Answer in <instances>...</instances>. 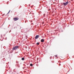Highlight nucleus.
<instances>
[{"instance_id":"nucleus-25","label":"nucleus","mask_w":74,"mask_h":74,"mask_svg":"<svg viewBox=\"0 0 74 74\" xmlns=\"http://www.w3.org/2000/svg\"><path fill=\"white\" fill-rule=\"evenodd\" d=\"M1 41H3V40H1Z\"/></svg>"},{"instance_id":"nucleus-28","label":"nucleus","mask_w":74,"mask_h":74,"mask_svg":"<svg viewBox=\"0 0 74 74\" xmlns=\"http://www.w3.org/2000/svg\"><path fill=\"white\" fill-rule=\"evenodd\" d=\"M15 66H16V65Z\"/></svg>"},{"instance_id":"nucleus-38","label":"nucleus","mask_w":74,"mask_h":74,"mask_svg":"<svg viewBox=\"0 0 74 74\" xmlns=\"http://www.w3.org/2000/svg\"><path fill=\"white\" fill-rule=\"evenodd\" d=\"M36 26H37L36 25Z\"/></svg>"},{"instance_id":"nucleus-8","label":"nucleus","mask_w":74,"mask_h":74,"mask_svg":"<svg viewBox=\"0 0 74 74\" xmlns=\"http://www.w3.org/2000/svg\"><path fill=\"white\" fill-rule=\"evenodd\" d=\"M36 44L37 45H39L40 44V43H39V42H37L36 43Z\"/></svg>"},{"instance_id":"nucleus-19","label":"nucleus","mask_w":74,"mask_h":74,"mask_svg":"<svg viewBox=\"0 0 74 74\" xmlns=\"http://www.w3.org/2000/svg\"><path fill=\"white\" fill-rule=\"evenodd\" d=\"M42 24H44V22H43L42 23Z\"/></svg>"},{"instance_id":"nucleus-21","label":"nucleus","mask_w":74,"mask_h":74,"mask_svg":"<svg viewBox=\"0 0 74 74\" xmlns=\"http://www.w3.org/2000/svg\"><path fill=\"white\" fill-rule=\"evenodd\" d=\"M50 59H51V58H52V57H50Z\"/></svg>"},{"instance_id":"nucleus-1","label":"nucleus","mask_w":74,"mask_h":74,"mask_svg":"<svg viewBox=\"0 0 74 74\" xmlns=\"http://www.w3.org/2000/svg\"><path fill=\"white\" fill-rule=\"evenodd\" d=\"M18 48H19V46H15L14 47H13L12 49V50L13 51H15V50H17L18 49Z\"/></svg>"},{"instance_id":"nucleus-4","label":"nucleus","mask_w":74,"mask_h":74,"mask_svg":"<svg viewBox=\"0 0 74 74\" xmlns=\"http://www.w3.org/2000/svg\"><path fill=\"white\" fill-rule=\"evenodd\" d=\"M39 37V35H36L35 37V39L36 40Z\"/></svg>"},{"instance_id":"nucleus-7","label":"nucleus","mask_w":74,"mask_h":74,"mask_svg":"<svg viewBox=\"0 0 74 74\" xmlns=\"http://www.w3.org/2000/svg\"><path fill=\"white\" fill-rule=\"evenodd\" d=\"M17 67H18V68H19L20 66H19V64H17Z\"/></svg>"},{"instance_id":"nucleus-23","label":"nucleus","mask_w":74,"mask_h":74,"mask_svg":"<svg viewBox=\"0 0 74 74\" xmlns=\"http://www.w3.org/2000/svg\"><path fill=\"white\" fill-rule=\"evenodd\" d=\"M5 40H7V37H6V39H5Z\"/></svg>"},{"instance_id":"nucleus-41","label":"nucleus","mask_w":74,"mask_h":74,"mask_svg":"<svg viewBox=\"0 0 74 74\" xmlns=\"http://www.w3.org/2000/svg\"><path fill=\"white\" fill-rule=\"evenodd\" d=\"M73 24H74V23Z\"/></svg>"},{"instance_id":"nucleus-37","label":"nucleus","mask_w":74,"mask_h":74,"mask_svg":"<svg viewBox=\"0 0 74 74\" xmlns=\"http://www.w3.org/2000/svg\"><path fill=\"white\" fill-rule=\"evenodd\" d=\"M33 6H34V5H33Z\"/></svg>"},{"instance_id":"nucleus-36","label":"nucleus","mask_w":74,"mask_h":74,"mask_svg":"<svg viewBox=\"0 0 74 74\" xmlns=\"http://www.w3.org/2000/svg\"><path fill=\"white\" fill-rule=\"evenodd\" d=\"M61 4H62V3H61Z\"/></svg>"},{"instance_id":"nucleus-17","label":"nucleus","mask_w":74,"mask_h":74,"mask_svg":"<svg viewBox=\"0 0 74 74\" xmlns=\"http://www.w3.org/2000/svg\"><path fill=\"white\" fill-rule=\"evenodd\" d=\"M4 59H5V58H3V60H4V61H5V60H4Z\"/></svg>"},{"instance_id":"nucleus-11","label":"nucleus","mask_w":74,"mask_h":74,"mask_svg":"<svg viewBox=\"0 0 74 74\" xmlns=\"http://www.w3.org/2000/svg\"><path fill=\"white\" fill-rule=\"evenodd\" d=\"M15 69H14L13 70V71H14V72H16V71H15Z\"/></svg>"},{"instance_id":"nucleus-32","label":"nucleus","mask_w":74,"mask_h":74,"mask_svg":"<svg viewBox=\"0 0 74 74\" xmlns=\"http://www.w3.org/2000/svg\"><path fill=\"white\" fill-rule=\"evenodd\" d=\"M44 15H45V14H44Z\"/></svg>"},{"instance_id":"nucleus-30","label":"nucleus","mask_w":74,"mask_h":74,"mask_svg":"<svg viewBox=\"0 0 74 74\" xmlns=\"http://www.w3.org/2000/svg\"><path fill=\"white\" fill-rule=\"evenodd\" d=\"M44 17H45V15H44Z\"/></svg>"},{"instance_id":"nucleus-39","label":"nucleus","mask_w":74,"mask_h":74,"mask_svg":"<svg viewBox=\"0 0 74 74\" xmlns=\"http://www.w3.org/2000/svg\"><path fill=\"white\" fill-rule=\"evenodd\" d=\"M23 69H24V68H23Z\"/></svg>"},{"instance_id":"nucleus-24","label":"nucleus","mask_w":74,"mask_h":74,"mask_svg":"<svg viewBox=\"0 0 74 74\" xmlns=\"http://www.w3.org/2000/svg\"><path fill=\"white\" fill-rule=\"evenodd\" d=\"M72 58H74V56H72Z\"/></svg>"},{"instance_id":"nucleus-9","label":"nucleus","mask_w":74,"mask_h":74,"mask_svg":"<svg viewBox=\"0 0 74 74\" xmlns=\"http://www.w3.org/2000/svg\"><path fill=\"white\" fill-rule=\"evenodd\" d=\"M30 66H33V64H32V63H31V64H30Z\"/></svg>"},{"instance_id":"nucleus-12","label":"nucleus","mask_w":74,"mask_h":74,"mask_svg":"<svg viewBox=\"0 0 74 74\" xmlns=\"http://www.w3.org/2000/svg\"><path fill=\"white\" fill-rule=\"evenodd\" d=\"M14 29H17V27H14Z\"/></svg>"},{"instance_id":"nucleus-31","label":"nucleus","mask_w":74,"mask_h":74,"mask_svg":"<svg viewBox=\"0 0 74 74\" xmlns=\"http://www.w3.org/2000/svg\"><path fill=\"white\" fill-rule=\"evenodd\" d=\"M68 72H69V71L67 72V73H68Z\"/></svg>"},{"instance_id":"nucleus-35","label":"nucleus","mask_w":74,"mask_h":74,"mask_svg":"<svg viewBox=\"0 0 74 74\" xmlns=\"http://www.w3.org/2000/svg\"><path fill=\"white\" fill-rule=\"evenodd\" d=\"M56 10V9H55V10Z\"/></svg>"},{"instance_id":"nucleus-33","label":"nucleus","mask_w":74,"mask_h":74,"mask_svg":"<svg viewBox=\"0 0 74 74\" xmlns=\"http://www.w3.org/2000/svg\"><path fill=\"white\" fill-rule=\"evenodd\" d=\"M21 32H22V33H23V32H22V31H21Z\"/></svg>"},{"instance_id":"nucleus-40","label":"nucleus","mask_w":74,"mask_h":74,"mask_svg":"<svg viewBox=\"0 0 74 74\" xmlns=\"http://www.w3.org/2000/svg\"><path fill=\"white\" fill-rule=\"evenodd\" d=\"M31 15H32L31 14Z\"/></svg>"},{"instance_id":"nucleus-5","label":"nucleus","mask_w":74,"mask_h":74,"mask_svg":"<svg viewBox=\"0 0 74 74\" xmlns=\"http://www.w3.org/2000/svg\"><path fill=\"white\" fill-rule=\"evenodd\" d=\"M45 40L44 39H42L40 41L41 42H44Z\"/></svg>"},{"instance_id":"nucleus-16","label":"nucleus","mask_w":74,"mask_h":74,"mask_svg":"<svg viewBox=\"0 0 74 74\" xmlns=\"http://www.w3.org/2000/svg\"><path fill=\"white\" fill-rule=\"evenodd\" d=\"M1 38H2V37H3V36H2V35H1Z\"/></svg>"},{"instance_id":"nucleus-26","label":"nucleus","mask_w":74,"mask_h":74,"mask_svg":"<svg viewBox=\"0 0 74 74\" xmlns=\"http://www.w3.org/2000/svg\"><path fill=\"white\" fill-rule=\"evenodd\" d=\"M8 14H9V13H8L7 14V15H8Z\"/></svg>"},{"instance_id":"nucleus-22","label":"nucleus","mask_w":74,"mask_h":74,"mask_svg":"<svg viewBox=\"0 0 74 74\" xmlns=\"http://www.w3.org/2000/svg\"><path fill=\"white\" fill-rule=\"evenodd\" d=\"M3 25H4V24H3V25H1V26H3Z\"/></svg>"},{"instance_id":"nucleus-18","label":"nucleus","mask_w":74,"mask_h":74,"mask_svg":"<svg viewBox=\"0 0 74 74\" xmlns=\"http://www.w3.org/2000/svg\"><path fill=\"white\" fill-rule=\"evenodd\" d=\"M59 65L60 66V65H61V64H59Z\"/></svg>"},{"instance_id":"nucleus-27","label":"nucleus","mask_w":74,"mask_h":74,"mask_svg":"<svg viewBox=\"0 0 74 74\" xmlns=\"http://www.w3.org/2000/svg\"><path fill=\"white\" fill-rule=\"evenodd\" d=\"M9 26H11V25H9Z\"/></svg>"},{"instance_id":"nucleus-14","label":"nucleus","mask_w":74,"mask_h":74,"mask_svg":"<svg viewBox=\"0 0 74 74\" xmlns=\"http://www.w3.org/2000/svg\"><path fill=\"white\" fill-rule=\"evenodd\" d=\"M10 10H9V11L8 12V14H9L10 13Z\"/></svg>"},{"instance_id":"nucleus-3","label":"nucleus","mask_w":74,"mask_h":74,"mask_svg":"<svg viewBox=\"0 0 74 74\" xmlns=\"http://www.w3.org/2000/svg\"><path fill=\"white\" fill-rule=\"evenodd\" d=\"M19 19V18L18 17H15V18H13V20L14 21H18Z\"/></svg>"},{"instance_id":"nucleus-13","label":"nucleus","mask_w":74,"mask_h":74,"mask_svg":"<svg viewBox=\"0 0 74 74\" xmlns=\"http://www.w3.org/2000/svg\"><path fill=\"white\" fill-rule=\"evenodd\" d=\"M55 57H57V58H58V57L57 56V55H55Z\"/></svg>"},{"instance_id":"nucleus-15","label":"nucleus","mask_w":74,"mask_h":74,"mask_svg":"<svg viewBox=\"0 0 74 74\" xmlns=\"http://www.w3.org/2000/svg\"><path fill=\"white\" fill-rule=\"evenodd\" d=\"M11 32V30H10V31L9 32V33H10V32Z\"/></svg>"},{"instance_id":"nucleus-20","label":"nucleus","mask_w":74,"mask_h":74,"mask_svg":"<svg viewBox=\"0 0 74 74\" xmlns=\"http://www.w3.org/2000/svg\"><path fill=\"white\" fill-rule=\"evenodd\" d=\"M18 63V62H16V63Z\"/></svg>"},{"instance_id":"nucleus-34","label":"nucleus","mask_w":74,"mask_h":74,"mask_svg":"<svg viewBox=\"0 0 74 74\" xmlns=\"http://www.w3.org/2000/svg\"><path fill=\"white\" fill-rule=\"evenodd\" d=\"M27 68H29V67H28V66H27Z\"/></svg>"},{"instance_id":"nucleus-29","label":"nucleus","mask_w":74,"mask_h":74,"mask_svg":"<svg viewBox=\"0 0 74 74\" xmlns=\"http://www.w3.org/2000/svg\"><path fill=\"white\" fill-rule=\"evenodd\" d=\"M10 27H8V28H9Z\"/></svg>"},{"instance_id":"nucleus-6","label":"nucleus","mask_w":74,"mask_h":74,"mask_svg":"<svg viewBox=\"0 0 74 74\" xmlns=\"http://www.w3.org/2000/svg\"><path fill=\"white\" fill-rule=\"evenodd\" d=\"M21 60H25V58L24 57L22 58H21Z\"/></svg>"},{"instance_id":"nucleus-10","label":"nucleus","mask_w":74,"mask_h":74,"mask_svg":"<svg viewBox=\"0 0 74 74\" xmlns=\"http://www.w3.org/2000/svg\"><path fill=\"white\" fill-rule=\"evenodd\" d=\"M33 14V13H32V12H31L30 13H29V14Z\"/></svg>"},{"instance_id":"nucleus-2","label":"nucleus","mask_w":74,"mask_h":74,"mask_svg":"<svg viewBox=\"0 0 74 74\" xmlns=\"http://www.w3.org/2000/svg\"><path fill=\"white\" fill-rule=\"evenodd\" d=\"M62 3L64 5H65V6H66V5H67V4H69V1H67L66 3L63 2Z\"/></svg>"}]
</instances>
